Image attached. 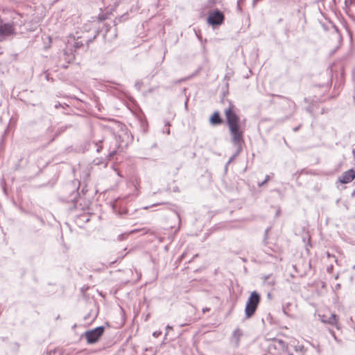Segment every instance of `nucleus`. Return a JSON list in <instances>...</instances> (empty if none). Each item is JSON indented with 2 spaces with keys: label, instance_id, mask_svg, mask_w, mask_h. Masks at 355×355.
<instances>
[{
  "label": "nucleus",
  "instance_id": "nucleus-30",
  "mask_svg": "<svg viewBox=\"0 0 355 355\" xmlns=\"http://www.w3.org/2000/svg\"><path fill=\"white\" fill-rule=\"evenodd\" d=\"M60 106V104H59V105H55V107L56 108H58Z\"/></svg>",
  "mask_w": 355,
  "mask_h": 355
},
{
  "label": "nucleus",
  "instance_id": "nucleus-32",
  "mask_svg": "<svg viewBox=\"0 0 355 355\" xmlns=\"http://www.w3.org/2000/svg\"><path fill=\"white\" fill-rule=\"evenodd\" d=\"M258 0H253V4H255Z\"/></svg>",
  "mask_w": 355,
  "mask_h": 355
},
{
  "label": "nucleus",
  "instance_id": "nucleus-26",
  "mask_svg": "<svg viewBox=\"0 0 355 355\" xmlns=\"http://www.w3.org/2000/svg\"><path fill=\"white\" fill-rule=\"evenodd\" d=\"M141 230L144 232V234H146L149 231V230H146L145 228L142 229Z\"/></svg>",
  "mask_w": 355,
  "mask_h": 355
},
{
  "label": "nucleus",
  "instance_id": "nucleus-7",
  "mask_svg": "<svg viewBox=\"0 0 355 355\" xmlns=\"http://www.w3.org/2000/svg\"><path fill=\"white\" fill-rule=\"evenodd\" d=\"M207 21L211 25H220L223 23L224 15L218 10H215L209 13Z\"/></svg>",
  "mask_w": 355,
  "mask_h": 355
},
{
  "label": "nucleus",
  "instance_id": "nucleus-14",
  "mask_svg": "<svg viewBox=\"0 0 355 355\" xmlns=\"http://www.w3.org/2000/svg\"><path fill=\"white\" fill-rule=\"evenodd\" d=\"M68 128H69V126H67V125L59 127L58 128V130H56V132L55 133L54 136L53 137H51V139H49V140L48 141V142L46 143L45 146H46L47 145L51 144L58 136H59L62 132H64Z\"/></svg>",
  "mask_w": 355,
  "mask_h": 355
},
{
  "label": "nucleus",
  "instance_id": "nucleus-6",
  "mask_svg": "<svg viewBox=\"0 0 355 355\" xmlns=\"http://www.w3.org/2000/svg\"><path fill=\"white\" fill-rule=\"evenodd\" d=\"M269 231V228H268L265 232V237L263 239V243H265V245L263 248V252L267 254L268 255L272 257H277L278 255H279L281 252V250L278 246L275 245L273 248L268 245V232Z\"/></svg>",
  "mask_w": 355,
  "mask_h": 355
},
{
  "label": "nucleus",
  "instance_id": "nucleus-34",
  "mask_svg": "<svg viewBox=\"0 0 355 355\" xmlns=\"http://www.w3.org/2000/svg\"><path fill=\"white\" fill-rule=\"evenodd\" d=\"M161 203H158V204H154L153 205L154 206H156L157 205H160Z\"/></svg>",
  "mask_w": 355,
  "mask_h": 355
},
{
  "label": "nucleus",
  "instance_id": "nucleus-16",
  "mask_svg": "<svg viewBox=\"0 0 355 355\" xmlns=\"http://www.w3.org/2000/svg\"><path fill=\"white\" fill-rule=\"evenodd\" d=\"M292 304L290 302H288L283 305L282 310L285 315H291L292 312Z\"/></svg>",
  "mask_w": 355,
  "mask_h": 355
},
{
  "label": "nucleus",
  "instance_id": "nucleus-20",
  "mask_svg": "<svg viewBox=\"0 0 355 355\" xmlns=\"http://www.w3.org/2000/svg\"><path fill=\"white\" fill-rule=\"evenodd\" d=\"M175 216L178 220V229L179 230L180 228V223H181V218H180V215L178 214V213H175Z\"/></svg>",
  "mask_w": 355,
  "mask_h": 355
},
{
  "label": "nucleus",
  "instance_id": "nucleus-24",
  "mask_svg": "<svg viewBox=\"0 0 355 355\" xmlns=\"http://www.w3.org/2000/svg\"><path fill=\"white\" fill-rule=\"evenodd\" d=\"M327 257L330 258V257H333V258H335L334 255H331L330 253L329 252H327Z\"/></svg>",
  "mask_w": 355,
  "mask_h": 355
},
{
  "label": "nucleus",
  "instance_id": "nucleus-8",
  "mask_svg": "<svg viewBox=\"0 0 355 355\" xmlns=\"http://www.w3.org/2000/svg\"><path fill=\"white\" fill-rule=\"evenodd\" d=\"M355 178V171L349 169L345 171L339 178L338 181L343 184H347L351 182Z\"/></svg>",
  "mask_w": 355,
  "mask_h": 355
},
{
  "label": "nucleus",
  "instance_id": "nucleus-5",
  "mask_svg": "<svg viewBox=\"0 0 355 355\" xmlns=\"http://www.w3.org/2000/svg\"><path fill=\"white\" fill-rule=\"evenodd\" d=\"M104 332L103 327H98L85 333V338L88 343L93 344L97 342Z\"/></svg>",
  "mask_w": 355,
  "mask_h": 355
},
{
  "label": "nucleus",
  "instance_id": "nucleus-23",
  "mask_svg": "<svg viewBox=\"0 0 355 355\" xmlns=\"http://www.w3.org/2000/svg\"><path fill=\"white\" fill-rule=\"evenodd\" d=\"M139 232V230L135 229V230H133L130 231V234H133V233H136V232Z\"/></svg>",
  "mask_w": 355,
  "mask_h": 355
},
{
  "label": "nucleus",
  "instance_id": "nucleus-15",
  "mask_svg": "<svg viewBox=\"0 0 355 355\" xmlns=\"http://www.w3.org/2000/svg\"><path fill=\"white\" fill-rule=\"evenodd\" d=\"M78 188L77 189H74L71 193V195H70V197L69 199H67V200L69 202H73V204H75L76 202H77V200H78Z\"/></svg>",
  "mask_w": 355,
  "mask_h": 355
},
{
  "label": "nucleus",
  "instance_id": "nucleus-17",
  "mask_svg": "<svg viewBox=\"0 0 355 355\" xmlns=\"http://www.w3.org/2000/svg\"><path fill=\"white\" fill-rule=\"evenodd\" d=\"M338 316L335 313H333L331 315V316L328 318L327 320H323V322L331 324H336L338 323Z\"/></svg>",
  "mask_w": 355,
  "mask_h": 355
},
{
  "label": "nucleus",
  "instance_id": "nucleus-35",
  "mask_svg": "<svg viewBox=\"0 0 355 355\" xmlns=\"http://www.w3.org/2000/svg\"><path fill=\"white\" fill-rule=\"evenodd\" d=\"M185 107H187V102L185 103Z\"/></svg>",
  "mask_w": 355,
  "mask_h": 355
},
{
  "label": "nucleus",
  "instance_id": "nucleus-11",
  "mask_svg": "<svg viewBox=\"0 0 355 355\" xmlns=\"http://www.w3.org/2000/svg\"><path fill=\"white\" fill-rule=\"evenodd\" d=\"M98 313L96 311L90 310L89 312L84 316V320L86 323H92L97 317Z\"/></svg>",
  "mask_w": 355,
  "mask_h": 355
},
{
  "label": "nucleus",
  "instance_id": "nucleus-10",
  "mask_svg": "<svg viewBox=\"0 0 355 355\" xmlns=\"http://www.w3.org/2000/svg\"><path fill=\"white\" fill-rule=\"evenodd\" d=\"M110 143L113 144L114 146H110L109 147V153L107 155L109 159L116 155L117 148H119L116 138H112Z\"/></svg>",
  "mask_w": 355,
  "mask_h": 355
},
{
  "label": "nucleus",
  "instance_id": "nucleus-12",
  "mask_svg": "<svg viewBox=\"0 0 355 355\" xmlns=\"http://www.w3.org/2000/svg\"><path fill=\"white\" fill-rule=\"evenodd\" d=\"M209 121L212 125H219V124L222 123L223 121H222V119L220 116V114L218 111H216L215 112H214V114H212V116L210 118Z\"/></svg>",
  "mask_w": 355,
  "mask_h": 355
},
{
  "label": "nucleus",
  "instance_id": "nucleus-29",
  "mask_svg": "<svg viewBox=\"0 0 355 355\" xmlns=\"http://www.w3.org/2000/svg\"><path fill=\"white\" fill-rule=\"evenodd\" d=\"M166 125H167L168 127H169V126H170V123H169V122H168V121L166 122Z\"/></svg>",
  "mask_w": 355,
  "mask_h": 355
},
{
  "label": "nucleus",
  "instance_id": "nucleus-3",
  "mask_svg": "<svg viewBox=\"0 0 355 355\" xmlns=\"http://www.w3.org/2000/svg\"><path fill=\"white\" fill-rule=\"evenodd\" d=\"M260 295L257 291H253L246 303L245 313L247 318H250L255 313L260 302Z\"/></svg>",
  "mask_w": 355,
  "mask_h": 355
},
{
  "label": "nucleus",
  "instance_id": "nucleus-25",
  "mask_svg": "<svg viewBox=\"0 0 355 355\" xmlns=\"http://www.w3.org/2000/svg\"><path fill=\"white\" fill-rule=\"evenodd\" d=\"M268 284H270V286H272V285H274V284H275V281H274V280H272V281H270V282H268Z\"/></svg>",
  "mask_w": 355,
  "mask_h": 355
},
{
  "label": "nucleus",
  "instance_id": "nucleus-33",
  "mask_svg": "<svg viewBox=\"0 0 355 355\" xmlns=\"http://www.w3.org/2000/svg\"><path fill=\"white\" fill-rule=\"evenodd\" d=\"M184 256V254H182V256H181V258H183Z\"/></svg>",
  "mask_w": 355,
  "mask_h": 355
},
{
  "label": "nucleus",
  "instance_id": "nucleus-18",
  "mask_svg": "<svg viewBox=\"0 0 355 355\" xmlns=\"http://www.w3.org/2000/svg\"><path fill=\"white\" fill-rule=\"evenodd\" d=\"M103 139L95 140L94 141V145L96 146V152L100 153L103 148L102 143Z\"/></svg>",
  "mask_w": 355,
  "mask_h": 355
},
{
  "label": "nucleus",
  "instance_id": "nucleus-22",
  "mask_svg": "<svg viewBox=\"0 0 355 355\" xmlns=\"http://www.w3.org/2000/svg\"><path fill=\"white\" fill-rule=\"evenodd\" d=\"M210 311V309L209 308H204L202 309V312L203 313H205V312H207V311Z\"/></svg>",
  "mask_w": 355,
  "mask_h": 355
},
{
  "label": "nucleus",
  "instance_id": "nucleus-4",
  "mask_svg": "<svg viewBox=\"0 0 355 355\" xmlns=\"http://www.w3.org/2000/svg\"><path fill=\"white\" fill-rule=\"evenodd\" d=\"M16 34L15 23L6 21L0 16V41L6 40L7 37L13 36Z\"/></svg>",
  "mask_w": 355,
  "mask_h": 355
},
{
  "label": "nucleus",
  "instance_id": "nucleus-21",
  "mask_svg": "<svg viewBox=\"0 0 355 355\" xmlns=\"http://www.w3.org/2000/svg\"><path fill=\"white\" fill-rule=\"evenodd\" d=\"M161 334L160 331H155L153 334V336L157 338Z\"/></svg>",
  "mask_w": 355,
  "mask_h": 355
},
{
  "label": "nucleus",
  "instance_id": "nucleus-1",
  "mask_svg": "<svg viewBox=\"0 0 355 355\" xmlns=\"http://www.w3.org/2000/svg\"><path fill=\"white\" fill-rule=\"evenodd\" d=\"M224 113L231 135V141L237 147L236 153L228 160L227 164H230L242 150L241 144L243 142L245 128L239 124V117L236 113V107L231 101H229V105L224 110Z\"/></svg>",
  "mask_w": 355,
  "mask_h": 355
},
{
  "label": "nucleus",
  "instance_id": "nucleus-28",
  "mask_svg": "<svg viewBox=\"0 0 355 355\" xmlns=\"http://www.w3.org/2000/svg\"><path fill=\"white\" fill-rule=\"evenodd\" d=\"M166 132L168 135H169V134H170V129H169V128H168V129L166 130Z\"/></svg>",
  "mask_w": 355,
  "mask_h": 355
},
{
  "label": "nucleus",
  "instance_id": "nucleus-9",
  "mask_svg": "<svg viewBox=\"0 0 355 355\" xmlns=\"http://www.w3.org/2000/svg\"><path fill=\"white\" fill-rule=\"evenodd\" d=\"M96 37V35L93 37L92 39H83V37H78L73 44L74 49H78L84 46V44L86 43L87 45L93 41V40Z\"/></svg>",
  "mask_w": 355,
  "mask_h": 355
},
{
  "label": "nucleus",
  "instance_id": "nucleus-31",
  "mask_svg": "<svg viewBox=\"0 0 355 355\" xmlns=\"http://www.w3.org/2000/svg\"><path fill=\"white\" fill-rule=\"evenodd\" d=\"M298 129H299V128L296 127V128H294V131H297V130H298Z\"/></svg>",
  "mask_w": 355,
  "mask_h": 355
},
{
  "label": "nucleus",
  "instance_id": "nucleus-2",
  "mask_svg": "<svg viewBox=\"0 0 355 355\" xmlns=\"http://www.w3.org/2000/svg\"><path fill=\"white\" fill-rule=\"evenodd\" d=\"M274 348L279 351V355H305L306 349L303 345H287L280 339H274L270 345V349Z\"/></svg>",
  "mask_w": 355,
  "mask_h": 355
},
{
  "label": "nucleus",
  "instance_id": "nucleus-13",
  "mask_svg": "<svg viewBox=\"0 0 355 355\" xmlns=\"http://www.w3.org/2000/svg\"><path fill=\"white\" fill-rule=\"evenodd\" d=\"M242 335H243V333L240 329L237 328L234 330L232 337V339L234 340L235 345L236 346H238L239 345L240 338Z\"/></svg>",
  "mask_w": 355,
  "mask_h": 355
},
{
  "label": "nucleus",
  "instance_id": "nucleus-19",
  "mask_svg": "<svg viewBox=\"0 0 355 355\" xmlns=\"http://www.w3.org/2000/svg\"><path fill=\"white\" fill-rule=\"evenodd\" d=\"M269 179H270L269 175H266V178H265V180H263V182L258 183V186L259 187H261L262 186H263L269 180Z\"/></svg>",
  "mask_w": 355,
  "mask_h": 355
},
{
  "label": "nucleus",
  "instance_id": "nucleus-27",
  "mask_svg": "<svg viewBox=\"0 0 355 355\" xmlns=\"http://www.w3.org/2000/svg\"><path fill=\"white\" fill-rule=\"evenodd\" d=\"M166 329H172V327H171L170 325H167Z\"/></svg>",
  "mask_w": 355,
  "mask_h": 355
}]
</instances>
